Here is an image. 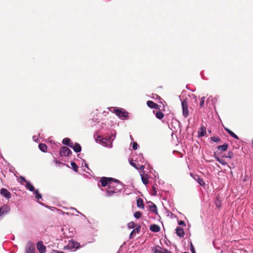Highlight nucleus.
<instances>
[{
  "instance_id": "obj_5",
  "label": "nucleus",
  "mask_w": 253,
  "mask_h": 253,
  "mask_svg": "<svg viewBox=\"0 0 253 253\" xmlns=\"http://www.w3.org/2000/svg\"><path fill=\"white\" fill-rule=\"evenodd\" d=\"M114 113L120 118L127 119L128 117V113L121 109H115L114 110Z\"/></svg>"
},
{
  "instance_id": "obj_25",
  "label": "nucleus",
  "mask_w": 253,
  "mask_h": 253,
  "mask_svg": "<svg viewBox=\"0 0 253 253\" xmlns=\"http://www.w3.org/2000/svg\"><path fill=\"white\" fill-rule=\"evenodd\" d=\"M228 147V145L227 143H224L222 145H220L217 147L218 150H221L223 151H226Z\"/></svg>"
},
{
  "instance_id": "obj_3",
  "label": "nucleus",
  "mask_w": 253,
  "mask_h": 253,
  "mask_svg": "<svg viewBox=\"0 0 253 253\" xmlns=\"http://www.w3.org/2000/svg\"><path fill=\"white\" fill-rule=\"evenodd\" d=\"M25 253H36L35 245L31 241H29L26 244Z\"/></svg>"
},
{
  "instance_id": "obj_32",
  "label": "nucleus",
  "mask_w": 253,
  "mask_h": 253,
  "mask_svg": "<svg viewBox=\"0 0 253 253\" xmlns=\"http://www.w3.org/2000/svg\"><path fill=\"white\" fill-rule=\"evenodd\" d=\"M128 227L129 229L134 228L135 227V224L133 222H130L128 223Z\"/></svg>"
},
{
  "instance_id": "obj_38",
  "label": "nucleus",
  "mask_w": 253,
  "mask_h": 253,
  "mask_svg": "<svg viewBox=\"0 0 253 253\" xmlns=\"http://www.w3.org/2000/svg\"><path fill=\"white\" fill-rule=\"evenodd\" d=\"M215 205H216V207H218V208H219L221 207V203H220V201H218V200H217V201L215 202Z\"/></svg>"
},
{
  "instance_id": "obj_11",
  "label": "nucleus",
  "mask_w": 253,
  "mask_h": 253,
  "mask_svg": "<svg viewBox=\"0 0 253 253\" xmlns=\"http://www.w3.org/2000/svg\"><path fill=\"white\" fill-rule=\"evenodd\" d=\"M176 233L177 235L180 237H183L184 235V232L183 229L180 227H177L176 228Z\"/></svg>"
},
{
  "instance_id": "obj_20",
  "label": "nucleus",
  "mask_w": 253,
  "mask_h": 253,
  "mask_svg": "<svg viewBox=\"0 0 253 253\" xmlns=\"http://www.w3.org/2000/svg\"><path fill=\"white\" fill-rule=\"evenodd\" d=\"M137 207L143 209L144 207V205L143 204V201L142 199L140 198H138L137 200Z\"/></svg>"
},
{
  "instance_id": "obj_24",
  "label": "nucleus",
  "mask_w": 253,
  "mask_h": 253,
  "mask_svg": "<svg viewBox=\"0 0 253 253\" xmlns=\"http://www.w3.org/2000/svg\"><path fill=\"white\" fill-rule=\"evenodd\" d=\"M39 149L43 152H46L47 151V147L45 144L40 143L39 145Z\"/></svg>"
},
{
  "instance_id": "obj_15",
  "label": "nucleus",
  "mask_w": 253,
  "mask_h": 253,
  "mask_svg": "<svg viewBox=\"0 0 253 253\" xmlns=\"http://www.w3.org/2000/svg\"><path fill=\"white\" fill-rule=\"evenodd\" d=\"M153 113L155 114L156 118L160 120L162 119L164 117V114L161 111H156L154 110Z\"/></svg>"
},
{
  "instance_id": "obj_13",
  "label": "nucleus",
  "mask_w": 253,
  "mask_h": 253,
  "mask_svg": "<svg viewBox=\"0 0 253 253\" xmlns=\"http://www.w3.org/2000/svg\"><path fill=\"white\" fill-rule=\"evenodd\" d=\"M150 230L154 232H158L160 230V227L157 224H153L150 225Z\"/></svg>"
},
{
  "instance_id": "obj_37",
  "label": "nucleus",
  "mask_w": 253,
  "mask_h": 253,
  "mask_svg": "<svg viewBox=\"0 0 253 253\" xmlns=\"http://www.w3.org/2000/svg\"><path fill=\"white\" fill-rule=\"evenodd\" d=\"M190 249H191V251L192 252V253H196L194 246L192 243L190 244Z\"/></svg>"
},
{
  "instance_id": "obj_10",
  "label": "nucleus",
  "mask_w": 253,
  "mask_h": 253,
  "mask_svg": "<svg viewBox=\"0 0 253 253\" xmlns=\"http://www.w3.org/2000/svg\"><path fill=\"white\" fill-rule=\"evenodd\" d=\"M0 194L6 199H9L11 198V193L5 188H2L0 191Z\"/></svg>"
},
{
  "instance_id": "obj_26",
  "label": "nucleus",
  "mask_w": 253,
  "mask_h": 253,
  "mask_svg": "<svg viewBox=\"0 0 253 253\" xmlns=\"http://www.w3.org/2000/svg\"><path fill=\"white\" fill-rule=\"evenodd\" d=\"M34 194L35 195V197L37 200H39L42 198V195L39 192L38 190H36L34 191Z\"/></svg>"
},
{
  "instance_id": "obj_1",
  "label": "nucleus",
  "mask_w": 253,
  "mask_h": 253,
  "mask_svg": "<svg viewBox=\"0 0 253 253\" xmlns=\"http://www.w3.org/2000/svg\"><path fill=\"white\" fill-rule=\"evenodd\" d=\"M108 189L107 190L108 196H112L114 193L120 192L123 188L122 183L118 179L114 178L109 183Z\"/></svg>"
},
{
  "instance_id": "obj_29",
  "label": "nucleus",
  "mask_w": 253,
  "mask_h": 253,
  "mask_svg": "<svg viewBox=\"0 0 253 253\" xmlns=\"http://www.w3.org/2000/svg\"><path fill=\"white\" fill-rule=\"evenodd\" d=\"M71 141V140L69 138H65L62 140V143L66 145H69V142Z\"/></svg>"
},
{
  "instance_id": "obj_19",
  "label": "nucleus",
  "mask_w": 253,
  "mask_h": 253,
  "mask_svg": "<svg viewBox=\"0 0 253 253\" xmlns=\"http://www.w3.org/2000/svg\"><path fill=\"white\" fill-rule=\"evenodd\" d=\"M224 129L233 138H234L236 139H239L238 136L236 134H235L233 131H232L231 130H230L229 129H228L227 127H224Z\"/></svg>"
},
{
  "instance_id": "obj_14",
  "label": "nucleus",
  "mask_w": 253,
  "mask_h": 253,
  "mask_svg": "<svg viewBox=\"0 0 253 253\" xmlns=\"http://www.w3.org/2000/svg\"><path fill=\"white\" fill-rule=\"evenodd\" d=\"M194 179L198 182V183L201 186H204L205 185V183L203 179L200 177L198 175H195L194 177Z\"/></svg>"
},
{
  "instance_id": "obj_41",
  "label": "nucleus",
  "mask_w": 253,
  "mask_h": 253,
  "mask_svg": "<svg viewBox=\"0 0 253 253\" xmlns=\"http://www.w3.org/2000/svg\"><path fill=\"white\" fill-rule=\"evenodd\" d=\"M153 195H156L157 194V191H156V188L154 187V186L153 187Z\"/></svg>"
},
{
  "instance_id": "obj_28",
  "label": "nucleus",
  "mask_w": 253,
  "mask_h": 253,
  "mask_svg": "<svg viewBox=\"0 0 253 253\" xmlns=\"http://www.w3.org/2000/svg\"><path fill=\"white\" fill-rule=\"evenodd\" d=\"M211 140L214 142H219L220 141V139L218 136H212L211 137Z\"/></svg>"
},
{
  "instance_id": "obj_8",
  "label": "nucleus",
  "mask_w": 253,
  "mask_h": 253,
  "mask_svg": "<svg viewBox=\"0 0 253 253\" xmlns=\"http://www.w3.org/2000/svg\"><path fill=\"white\" fill-rule=\"evenodd\" d=\"M36 247L40 253H45L46 247L43 245L42 241H39L37 242Z\"/></svg>"
},
{
  "instance_id": "obj_35",
  "label": "nucleus",
  "mask_w": 253,
  "mask_h": 253,
  "mask_svg": "<svg viewBox=\"0 0 253 253\" xmlns=\"http://www.w3.org/2000/svg\"><path fill=\"white\" fill-rule=\"evenodd\" d=\"M109 140H110V138H102L101 140H100V142H101L102 144H106V142H105V140L108 141ZM105 146H106L107 145H105Z\"/></svg>"
},
{
  "instance_id": "obj_44",
  "label": "nucleus",
  "mask_w": 253,
  "mask_h": 253,
  "mask_svg": "<svg viewBox=\"0 0 253 253\" xmlns=\"http://www.w3.org/2000/svg\"><path fill=\"white\" fill-rule=\"evenodd\" d=\"M101 138L100 135H97L96 137L95 138L96 141L97 142L98 140L100 141V139Z\"/></svg>"
},
{
  "instance_id": "obj_16",
  "label": "nucleus",
  "mask_w": 253,
  "mask_h": 253,
  "mask_svg": "<svg viewBox=\"0 0 253 253\" xmlns=\"http://www.w3.org/2000/svg\"><path fill=\"white\" fill-rule=\"evenodd\" d=\"M141 227L140 225L138 226L137 227H136L135 229H134L131 232L130 234L129 238L130 239L133 238V235L134 233H139L140 231Z\"/></svg>"
},
{
  "instance_id": "obj_40",
  "label": "nucleus",
  "mask_w": 253,
  "mask_h": 253,
  "mask_svg": "<svg viewBox=\"0 0 253 253\" xmlns=\"http://www.w3.org/2000/svg\"><path fill=\"white\" fill-rule=\"evenodd\" d=\"M74 144H74L73 142H72L70 141L69 142V145H68V146H69L70 147L72 148H73Z\"/></svg>"
},
{
  "instance_id": "obj_31",
  "label": "nucleus",
  "mask_w": 253,
  "mask_h": 253,
  "mask_svg": "<svg viewBox=\"0 0 253 253\" xmlns=\"http://www.w3.org/2000/svg\"><path fill=\"white\" fill-rule=\"evenodd\" d=\"M71 165L74 170H75V171H77L78 170V166H77L76 163L75 162H72Z\"/></svg>"
},
{
  "instance_id": "obj_48",
  "label": "nucleus",
  "mask_w": 253,
  "mask_h": 253,
  "mask_svg": "<svg viewBox=\"0 0 253 253\" xmlns=\"http://www.w3.org/2000/svg\"><path fill=\"white\" fill-rule=\"evenodd\" d=\"M252 144L253 145V139L252 140Z\"/></svg>"
},
{
  "instance_id": "obj_39",
  "label": "nucleus",
  "mask_w": 253,
  "mask_h": 253,
  "mask_svg": "<svg viewBox=\"0 0 253 253\" xmlns=\"http://www.w3.org/2000/svg\"><path fill=\"white\" fill-rule=\"evenodd\" d=\"M178 224L180 225H183L184 226H186V224L183 221H182V220L179 221L178 222Z\"/></svg>"
},
{
  "instance_id": "obj_18",
  "label": "nucleus",
  "mask_w": 253,
  "mask_h": 253,
  "mask_svg": "<svg viewBox=\"0 0 253 253\" xmlns=\"http://www.w3.org/2000/svg\"><path fill=\"white\" fill-rule=\"evenodd\" d=\"M73 149L74 151L77 153L80 152L82 150V147L81 145L78 143H75Z\"/></svg>"
},
{
  "instance_id": "obj_9",
  "label": "nucleus",
  "mask_w": 253,
  "mask_h": 253,
  "mask_svg": "<svg viewBox=\"0 0 253 253\" xmlns=\"http://www.w3.org/2000/svg\"><path fill=\"white\" fill-rule=\"evenodd\" d=\"M147 106L152 109L160 110V105H159L152 101L148 100L147 102Z\"/></svg>"
},
{
  "instance_id": "obj_46",
  "label": "nucleus",
  "mask_w": 253,
  "mask_h": 253,
  "mask_svg": "<svg viewBox=\"0 0 253 253\" xmlns=\"http://www.w3.org/2000/svg\"><path fill=\"white\" fill-rule=\"evenodd\" d=\"M215 159L216 161H217L218 162H220V159H219V158L218 157H215Z\"/></svg>"
},
{
  "instance_id": "obj_12",
  "label": "nucleus",
  "mask_w": 253,
  "mask_h": 253,
  "mask_svg": "<svg viewBox=\"0 0 253 253\" xmlns=\"http://www.w3.org/2000/svg\"><path fill=\"white\" fill-rule=\"evenodd\" d=\"M206 134V128L204 126H201L198 131V137L204 136Z\"/></svg>"
},
{
  "instance_id": "obj_36",
  "label": "nucleus",
  "mask_w": 253,
  "mask_h": 253,
  "mask_svg": "<svg viewBox=\"0 0 253 253\" xmlns=\"http://www.w3.org/2000/svg\"><path fill=\"white\" fill-rule=\"evenodd\" d=\"M137 147H138V144L136 142H133L132 143V148L133 149V150H135L137 149Z\"/></svg>"
},
{
  "instance_id": "obj_34",
  "label": "nucleus",
  "mask_w": 253,
  "mask_h": 253,
  "mask_svg": "<svg viewBox=\"0 0 253 253\" xmlns=\"http://www.w3.org/2000/svg\"><path fill=\"white\" fill-rule=\"evenodd\" d=\"M205 98V97H202L201 98L200 102V107H201V108L203 107L204 106Z\"/></svg>"
},
{
  "instance_id": "obj_7",
  "label": "nucleus",
  "mask_w": 253,
  "mask_h": 253,
  "mask_svg": "<svg viewBox=\"0 0 253 253\" xmlns=\"http://www.w3.org/2000/svg\"><path fill=\"white\" fill-rule=\"evenodd\" d=\"M113 179H114V178L102 177L100 179V182L102 187H105L106 186L108 187L109 183H110L112 181Z\"/></svg>"
},
{
  "instance_id": "obj_2",
  "label": "nucleus",
  "mask_w": 253,
  "mask_h": 253,
  "mask_svg": "<svg viewBox=\"0 0 253 253\" xmlns=\"http://www.w3.org/2000/svg\"><path fill=\"white\" fill-rule=\"evenodd\" d=\"M181 106L182 108V114L185 118L188 117L189 115V112L188 110V102L186 100H184L181 102Z\"/></svg>"
},
{
  "instance_id": "obj_27",
  "label": "nucleus",
  "mask_w": 253,
  "mask_h": 253,
  "mask_svg": "<svg viewBox=\"0 0 253 253\" xmlns=\"http://www.w3.org/2000/svg\"><path fill=\"white\" fill-rule=\"evenodd\" d=\"M153 253H164V250L160 247H157L154 251Z\"/></svg>"
},
{
  "instance_id": "obj_47",
  "label": "nucleus",
  "mask_w": 253,
  "mask_h": 253,
  "mask_svg": "<svg viewBox=\"0 0 253 253\" xmlns=\"http://www.w3.org/2000/svg\"><path fill=\"white\" fill-rule=\"evenodd\" d=\"M210 133H211V130H208Z\"/></svg>"
},
{
  "instance_id": "obj_43",
  "label": "nucleus",
  "mask_w": 253,
  "mask_h": 253,
  "mask_svg": "<svg viewBox=\"0 0 253 253\" xmlns=\"http://www.w3.org/2000/svg\"><path fill=\"white\" fill-rule=\"evenodd\" d=\"M20 179L21 180V181H24V182H25L26 183H27V182H28V181H27L26 180V179L23 177V176H20Z\"/></svg>"
},
{
  "instance_id": "obj_23",
  "label": "nucleus",
  "mask_w": 253,
  "mask_h": 253,
  "mask_svg": "<svg viewBox=\"0 0 253 253\" xmlns=\"http://www.w3.org/2000/svg\"><path fill=\"white\" fill-rule=\"evenodd\" d=\"M130 164L137 169H143L144 168V166L141 165L140 166L139 165H137L132 161H131Z\"/></svg>"
},
{
  "instance_id": "obj_42",
  "label": "nucleus",
  "mask_w": 253,
  "mask_h": 253,
  "mask_svg": "<svg viewBox=\"0 0 253 253\" xmlns=\"http://www.w3.org/2000/svg\"><path fill=\"white\" fill-rule=\"evenodd\" d=\"M220 164H222L223 165H225L226 164V163L225 161L223 159H220V161L219 162Z\"/></svg>"
},
{
  "instance_id": "obj_6",
  "label": "nucleus",
  "mask_w": 253,
  "mask_h": 253,
  "mask_svg": "<svg viewBox=\"0 0 253 253\" xmlns=\"http://www.w3.org/2000/svg\"><path fill=\"white\" fill-rule=\"evenodd\" d=\"M10 211V208L7 205H3L0 208V218L7 214Z\"/></svg>"
},
{
  "instance_id": "obj_22",
  "label": "nucleus",
  "mask_w": 253,
  "mask_h": 253,
  "mask_svg": "<svg viewBox=\"0 0 253 253\" xmlns=\"http://www.w3.org/2000/svg\"><path fill=\"white\" fill-rule=\"evenodd\" d=\"M25 187L30 191L34 192L35 190L34 187L29 181L27 182Z\"/></svg>"
},
{
  "instance_id": "obj_30",
  "label": "nucleus",
  "mask_w": 253,
  "mask_h": 253,
  "mask_svg": "<svg viewBox=\"0 0 253 253\" xmlns=\"http://www.w3.org/2000/svg\"><path fill=\"white\" fill-rule=\"evenodd\" d=\"M233 156H234V153L231 151H229L226 155H224L223 156V157L229 158L230 159H231L233 157Z\"/></svg>"
},
{
  "instance_id": "obj_21",
  "label": "nucleus",
  "mask_w": 253,
  "mask_h": 253,
  "mask_svg": "<svg viewBox=\"0 0 253 253\" xmlns=\"http://www.w3.org/2000/svg\"><path fill=\"white\" fill-rule=\"evenodd\" d=\"M149 210L153 212L157 213V208L156 206L153 204V203H151V205L149 206Z\"/></svg>"
},
{
  "instance_id": "obj_4",
  "label": "nucleus",
  "mask_w": 253,
  "mask_h": 253,
  "mask_svg": "<svg viewBox=\"0 0 253 253\" xmlns=\"http://www.w3.org/2000/svg\"><path fill=\"white\" fill-rule=\"evenodd\" d=\"M72 154V151L67 147L62 146L60 151V155L61 157H67Z\"/></svg>"
},
{
  "instance_id": "obj_17",
  "label": "nucleus",
  "mask_w": 253,
  "mask_h": 253,
  "mask_svg": "<svg viewBox=\"0 0 253 253\" xmlns=\"http://www.w3.org/2000/svg\"><path fill=\"white\" fill-rule=\"evenodd\" d=\"M141 178L143 183L146 185L148 183V176L147 174H141Z\"/></svg>"
},
{
  "instance_id": "obj_33",
  "label": "nucleus",
  "mask_w": 253,
  "mask_h": 253,
  "mask_svg": "<svg viewBox=\"0 0 253 253\" xmlns=\"http://www.w3.org/2000/svg\"><path fill=\"white\" fill-rule=\"evenodd\" d=\"M141 216V213L140 211H136L134 213V216L136 218H139Z\"/></svg>"
},
{
  "instance_id": "obj_45",
  "label": "nucleus",
  "mask_w": 253,
  "mask_h": 253,
  "mask_svg": "<svg viewBox=\"0 0 253 253\" xmlns=\"http://www.w3.org/2000/svg\"><path fill=\"white\" fill-rule=\"evenodd\" d=\"M164 253H171L167 249H164Z\"/></svg>"
}]
</instances>
